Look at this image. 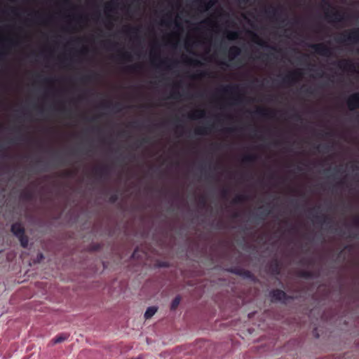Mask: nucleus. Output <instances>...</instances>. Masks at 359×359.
Listing matches in <instances>:
<instances>
[{"label":"nucleus","instance_id":"48","mask_svg":"<svg viewBox=\"0 0 359 359\" xmlns=\"http://www.w3.org/2000/svg\"><path fill=\"white\" fill-rule=\"evenodd\" d=\"M354 225L356 226H359V216H357L353 219Z\"/></svg>","mask_w":359,"mask_h":359},{"label":"nucleus","instance_id":"51","mask_svg":"<svg viewBox=\"0 0 359 359\" xmlns=\"http://www.w3.org/2000/svg\"><path fill=\"white\" fill-rule=\"evenodd\" d=\"M114 108H115L117 111H119L121 110V104L120 103H116L114 105Z\"/></svg>","mask_w":359,"mask_h":359},{"label":"nucleus","instance_id":"22","mask_svg":"<svg viewBox=\"0 0 359 359\" xmlns=\"http://www.w3.org/2000/svg\"><path fill=\"white\" fill-rule=\"evenodd\" d=\"M177 64V62L176 61H173V60H160V63L157 65V67H161L162 66H164L167 69H171V67L174 65H176Z\"/></svg>","mask_w":359,"mask_h":359},{"label":"nucleus","instance_id":"45","mask_svg":"<svg viewBox=\"0 0 359 359\" xmlns=\"http://www.w3.org/2000/svg\"><path fill=\"white\" fill-rule=\"evenodd\" d=\"M304 92L306 94H309V95H313L314 93L313 90H312L311 88H308L304 90Z\"/></svg>","mask_w":359,"mask_h":359},{"label":"nucleus","instance_id":"39","mask_svg":"<svg viewBox=\"0 0 359 359\" xmlns=\"http://www.w3.org/2000/svg\"><path fill=\"white\" fill-rule=\"evenodd\" d=\"M138 31H139V29L137 27H128L126 30L127 32L132 33V34H137L138 32Z\"/></svg>","mask_w":359,"mask_h":359},{"label":"nucleus","instance_id":"24","mask_svg":"<svg viewBox=\"0 0 359 359\" xmlns=\"http://www.w3.org/2000/svg\"><path fill=\"white\" fill-rule=\"evenodd\" d=\"M118 6V3L114 1L108 2L105 6L106 12H114Z\"/></svg>","mask_w":359,"mask_h":359},{"label":"nucleus","instance_id":"59","mask_svg":"<svg viewBox=\"0 0 359 359\" xmlns=\"http://www.w3.org/2000/svg\"><path fill=\"white\" fill-rule=\"evenodd\" d=\"M239 217V213L238 212H236L233 214V218H238Z\"/></svg>","mask_w":359,"mask_h":359},{"label":"nucleus","instance_id":"35","mask_svg":"<svg viewBox=\"0 0 359 359\" xmlns=\"http://www.w3.org/2000/svg\"><path fill=\"white\" fill-rule=\"evenodd\" d=\"M140 67H141V66L140 65H134L127 67L126 70L131 72H137V69H140Z\"/></svg>","mask_w":359,"mask_h":359},{"label":"nucleus","instance_id":"28","mask_svg":"<svg viewBox=\"0 0 359 359\" xmlns=\"http://www.w3.org/2000/svg\"><path fill=\"white\" fill-rule=\"evenodd\" d=\"M205 116V111L204 110H198L189 115V118L196 120L198 118H204Z\"/></svg>","mask_w":359,"mask_h":359},{"label":"nucleus","instance_id":"3","mask_svg":"<svg viewBox=\"0 0 359 359\" xmlns=\"http://www.w3.org/2000/svg\"><path fill=\"white\" fill-rule=\"evenodd\" d=\"M335 41L339 43L350 42L357 43L359 42V28L346 31L341 34L340 36L335 39Z\"/></svg>","mask_w":359,"mask_h":359},{"label":"nucleus","instance_id":"62","mask_svg":"<svg viewBox=\"0 0 359 359\" xmlns=\"http://www.w3.org/2000/svg\"><path fill=\"white\" fill-rule=\"evenodd\" d=\"M185 46H186L187 49H188V48L191 46L190 43H189V42H188V41H187V42H186V43H185Z\"/></svg>","mask_w":359,"mask_h":359},{"label":"nucleus","instance_id":"5","mask_svg":"<svg viewBox=\"0 0 359 359\" xmlns=\"http://www.w3.org/2000/svg\"><path fill=\"white\" fill-rule=\"evenodd\" d=\"M310 47L315 50V52L322 56L329 57L332 55V49L324 43H314L311 44Z\"/></svg>","mask_w":359,"mask_h":359},{"label":"nucleus","instance_id":"55","mask_svg":"<svg viewBox=\"0 0 359 359\" xmlns=\"http://www.w3.org/2000/svg\"><path fill=\"white\" fill-rule=\"evenodd\" d=\"M293 117L298 121L302 119L301 116L298 114H294Z\"/></svg>","mask_w":359,"mask_h":359},{"label":"nucleus","instance_id":"6","mask_svg":"<svg viewBox=\"0 0 359 359\" xmlns=\"http://www.w3.org/2000/svg\"><path fill=\"white\" fill-rule=\"evenodd\" d=\"M301 73L299 71L290 72L282 79V83L292 86L299 80Z\"/></svg>","mask_w":359,"mask_h":359},{"label":"nucleus","instance_id":"42","mask_svg":"<svg viewBox=\"0 0 359 359\" xmlns=\"http://www.w3.org/2000/svg\"><path fill=\"white\" fill-rule=\"evenodd\" d=\"M180 96H181V95H180V93L178 91H177L175 90L172 91L171 97L172 98L177 99V98L180 97Z\"/></svg>","mask_w":359,"mask_h":359},{"label":"nucleus","instance_id":"38","mask_svg":"<svg viewBox=\"0 0 359 359\" xmlns=\"http://www.w3.org/2000/svg\"><path fill=\"white\" fill-rule=\"evenodd\" d=\"M229 191L228 189L225 188L221 191V196L223 198H226L229 196Z\"/></svg>","mask_w":359,"mask_h":359},{"label":"nucleus","instance_id":"54","mask_svg":"<svg viewBox=\"0 0 359 359\" xmlns=\"http://www.w3.org/2000/svg\"><path fill=\"white\" fill-rule=\"evenodd\" d=\"M149 141V138H143L141 142H140V144H143V143H148Z\"/></svg>","mask_w":359,"mask_h":359},{"label":"nucleus","instance_id":"12","mask_svg":"<svg viewBox=\"0 0 359 359\" xmlns=\"http://www.w3.org/2000/svg\"><path fill=\"white\" fill-rule=\"evenodd\" d=\"M239 88L237 85H227L222 86L219 91L225 95H235L238 93Z\"/></svg>","mask_w":359,"mask_h":359},{"label":"nucleus","instance_id":"16","mask_svg":"<svg viewBox=\"0 0 359 359\" xmlns=\"http://www.w3.org/2000/svg\"><path fill=\"white\" fill-rule=\"evenodd\" d=\"M254 114L263 118H272L273 117L274 112L271 110L264 109V108H258L256 111H254Z\"/></svg>","mask_w":359,"mask_h":359},{"label":"nucleus","instance_id":"34","mask_svg":"<svg viewBox=\"0 0 359 359\" xmlns=\"http://www.w3.org/2000/svg\"><path fill=\"white\" fill-rule=\"evenodd\" d=\"M270 213L271 211L269 210L264 209L257 215V218L264 219Z\"/></svg>","mask_w":359,"mask_h":359},{"label":"nucleus","instance_id":"20","mask_svg":"<svg viewBox=\"0 0 359 359\" xmlns=\"http://www.w3.org/2000/svg\"><path fill=\"white\" fill-rule=\"evenodd\" d=\"M264 13L270 18H276V20L278 19V17H279L278 10L276 8L271 7L269 9H266L264 11Z\"/></svg>","mask_w":359,"mask_h":359},{"label":"nucleus","instance_id":"29","mask_svg":"<svg viewBox=\"0 0 359 359\" xmlns=\"http://www.w3.org/2000/svg\"><path fill=\"white\" fill-rule=\"evenodd\" d=\"M181 302V297L180 295L176 296L172 301L170 304V310L175 311L177 309Z\"/></svg>","mask_w":359,"mask_h":359},{"label":"nucleus","instance_id":"50","mask_svg":"<svg viewBox=\"0 0 359 359\" xmlns=\"http://www.w3.org/2000/svg\"><path fill=\"white\" fill-rule=\"evenodd\" d=\"M236 130V128H228L225 129V131L229 133H233Z\"/></svg>","mask_w":359,"mask_h":359},{"label":"nucleus","instance_id":"61","mask_svg":"<svg viewBox=\"0 0 359 359\" xmlns=\"http://www.w3.org/2000/svg\"><path fill=\"white\" fill-rule=\"evenodd\" d=\"M137 251H138V250H137V249H135V250H134V252H133V255H132V257H135V256H136V255H137Z\"/></svg>","mask_w":359,"mask_h":359},{"label":"nucleus","instance_id":"9","mask_svg":"<svg viewBox=\"0 0 359 359\" xmlns=\"http://www.w3.org/2000/svg\"><path fill=\"white\" fill-rule=\"evenodd\" d=\"M229 271L236 275L240 276L244 278L250 279V280H253L255 278L253 273L250 271L246 270V269H244L242 268H239V267L231 268V269H229Z\"/></svg>","mask_w":359,"mask_h":359},{"label":"nucleus","instance_id":"60","mask_svg":"<svg viewBox=\"0 0 359 359\" xmlns=\"http://www.w3.org/2000/svg\"><path fill=\"white\" fill-rule=\"evenodd\" d=\"M43 81L45 83H50V82L52 81V79H48V78H46V79H43Z\"/></svg>","mask_w":359,"mask_h":359},{"label":"nucleus","instance_id":"13","mask_svg":"<svg viewBox=\"0 0 359 359\" xmlns=\"http://www.w3.org/2000/svg\"><path fill=\"white\" fill-rule=\"evenodd\" d=\"M269 269L272 274L279 275L280 273V262L277 259H272L269 264Z\"/></svg>","mask_w":359,"mask_h":359},{"label":"nucleus","instance_id":"37","mask_svg":"<svg viewBox=\"0 0 359 359\" xmlns=\"http://www.w3.org/2000/svg\"><path fill=\"white\" fill-rule=\"evenodd\" d=\"M118 198V195L116 194H114L110 196L109 201L110 203H114L117 201Z\"/></svg>","mask_w":359,"mask_h":359},{"label":"nucleus","instance_id":"1","mask_svg":"<svg viewBox=\"0 0 359 359\" xmlns=\"http://www.w3.org/2000/svg\"><path fill=\"white\" fill-rule=\"evenodd\" d=\"M321 6L324 10H328L332 8V4L327 0H323ZM325 18L329 22L338 23L346 21L348 19V15H346L344 13L339 11H335L332 13L327 11L325 13Z\"/></svg>","mask_w":359,"mask_h":359},{"label":"nucleus","instance_id":"30","mask_svg":"<svg viewBox=\"0 0 359 359\" xmlns=\"http://www.w3.org/2000/svg\"><path fill=\"white\" fill-rule=\"evenodd\" d=\"M239 36V32L236 31H228L226 34L227 39L231 41L238 39Z\"/></svg>","mask_w":359,"mask_h":359},{"label":"nucleus","instance_id":"32","mask_svg":"<svg viewBox=\"0 0 359 359\" xmlns=\"http://www.w3.org/2000/svg\"><path fill=\"white\" fill-rule=\"evenodd\" d=\"M20 197L23 200L30 201L33 198V194L29 191H25L21 194Z\"/></svg>","mask_w":359,"mask_h":359},{"label":"nucleus","instance_id":"14","mask_svg":"<svg viewBox=\"0 0 359 359\" xmlns=\"http://www.w3.org/2000/svg\"><path fill=\"white\" fill-rule=\"evenodd\" d=\"M94 175L98 178H105L109 175V167L107 165L102 167H96L93 170Z\"/></svg>","mask_w":359,"mask_h":359},{"label":"nucleus","instance_id":"21","mask_svg":"<svg viewBox=\"0 0 359 359\" xmlns=\"http://www.w3.org/2000/svg\"><path fill=\"white\" fill-rule=\"evenodd\" d=\"M248 199V196L246 194H238L236 195L234 198L232 200L231 203L232 204H240L245 201H246Z\"/></svg>","mask_w":359,"mask_h":359},{"label":"nucleus","instance_id":"33","mask_svg":"<svg viewBox=\"0 0 359 359\" xmlns=\"http://www.w3.org/2000/svg\"><path fill=\"white\" fill-rule=\"evenodd\" d=\"M299 276L304 278H311L313 277V273L310 271L302 270L299 272Z\"/></svg>","mask_w":359,"mask_h":359},{"label":"nucleus","instance_id":"18","mask_svg":"<svg viewBox=\"0 0 359 359\" xmlns=\"http://www.w3.org/2000/svg\"><path fill=\"white\" fill-rule=\"evenodd\" d=\"M258 158L257 155L254 154H248L242 158V163L244 164H249L255 162Z\"/></svg>","mask_w":359,"mask_h":359},{"label":"nucleus","instance_id":"23","mask_svg":"<svg viewBox=\"0 0 359 359\" xmlns=\"http://www.w3.org/2000/svg\"><path fill=\"white\" fill-rule=\"evenodd\" d=\"M158 308L156 306H149L147 308L144 313L145 319L151 318L157 311Z\"/></svg>","mask_w":359,"mask_h":359},{"label":"nucleus","instance_id":"57","mask_svg":"<svg viewBox=\"0 0 359 359\" xmlns=\"http://www.w3.org/2000/svg\"><path fill=\"white\" fill-rule=\"evenodd\" d=\"M291 231H294V232H296L297 231V229L296 226H292L290 229Z\"/></svg>","mask_w":359,"mask_h":359},{"label":"nucleus","instance_id":"52","mask_svg":"<svg viewBox=\"0 0 359 359\" xmlns=\"http://www.w3.org/2000/svg\"><path fill=\"white\" fill-rule=\"evenodd\" d=\"M344 184H345V182L344 180H340L339 182H338L337 183V186L341 187L344 186Z\"/></svg>","mask_w":359,"mask_h":359},{"label":"nucleus","instance_id":"36","mask_svg":"<svg viewBox=\"0 0 359 359\" xmlns=\"http://www.w3.org/2000/svg\"><path fill=\"white\" fill-rule=\"evenodd\" d=\"M187 62L191 65H194V66H201L203 65L201 63V62L198 60H192V59L187 58Z\"/></svg>","mask_w":359,"mask_h":359},{"label":"nucleus","instance_id":"46","mask_svg":"<svg viewBox=\"0 0 359 359\" xmlns=\"http://www.w3.org/2000/svg\"><path fill=\"white\" fill-rule=\"evenodd\" d=\"M317 149H322V150H323V151H327L329 149V146L328 145H323V146L318 145Z\"/></svg>","mask_w":359,"mask_h":359},{"label":"nucleus","instance_id":"17","mask_svg":"<svg viewBox=\"0 0 359 359\" xmlns=\"http://www.w3.org/2000/svg\"><path fill=\"white\" fill-rule=\"evenodd\" d=\"M217 0H206V1H202L201 0H197V2L199 3V6L203 11L209 10L212 6H213Z\"/></svg>","mask_w":359,"mask_h":359},{"label":"nucleus","instance_id":"8","mask_svg":"<svg viewBox=\"0 0 359 359\" xmlns=\"http://www.w3.org/2000/svg\"><path fill=\"white\" fill-rule=\"evenodd\" d=\"M229 271L236 275L240 276L244 278L250 279V280H253L255 278L253 273L250 271L246 270V269H244L242 268H239V267L231 268V269H229Z\"/></svg>","mask_w":359,"mask_h":359},{"label":"nucleus","instance_id":"56","mask_svg":"<svg viewBox=\"0 0 359 359\" xmlns=\"http://www.w3.org/2000/svg\"><path fill=\"white\" fill-rule=\"evenodd\" d=\"M60 111L61 113H62V114H65V113H67V110L66 109V108H65V107H61V108L60 109Z\"/></svg>","mask_w":359,"mask_h":359},{"label":"nucleus","instance_id":"31","mask_svg":"<svg viewBox=\"0 0 359 359\" xmlns=\"http://www.w3.org/2000/svg\"><path fill=\"white\" fill-rule=\"evenodd\" d=\"M118 58L122 61H130L132 60V56L128 52H121L118 55Z\"/></svg>","mask_w":359,"mask_h":359},{"label":"nucleus","instance_id":"47","mask_svg":"<svg viewBox=\"0 0 359 359\" xmlns=\"http://www.w3.org/2000/svg\"><path fill=\"white\" fill-rule=\"evenodd\" d=\"M63 175L65 177H72L73 175V172L71 170H67V171L64 172Z\"/></svg>","mask_w":359,"mask_h":359},{"label":"nucleus","instance_id":"41","mask_svg":"<svg viewBox=\"0 0 359 359\" xmlns=\"http://www.w3.org/2000/svg\"><path fill=\"white\" fill-rule=\"evenodd\" d=\"M92 79H93V76L92 75H86V76H82L81 80L83 82H88V81H91Z\"/></svg>","mask_w":359,"mask_h":359},{"label":"nucleus","instance_id":"43","mask_svg":"<svg viewBox=\"0 0 359 359\" xmlns=\"http://www.w3.org/2000/svg\"><path fill=\"white\" fill-rule=\"evenodd\" d=\"M209 75V74L207 72H201L199 74H198L196 76H195V78H203L206 76Z\"/></svg>","mask_w":359,"mask_h":359},{"label":"nucleus","instance_id":"44","mask_svg":"<svg viewBox=\"0 0 359 359\" xmlns=\"http://www.w3.org/2000/svg\"><path fill=\"white\" fill-rule=\"evenodd\" d=\"M13 44H14L13 42L12 41L9 40L6 43H4L3 48H8Z\"/></svg>","mask_w":359,"mask_h":359},{"label":"nucleus","instance_id":"19","mask_svg":"<svg viewBox=\"0 0 359 359\" xmlns=\"http://www.w3.org/2000/svg\"><path fill=\"white\" fill-rule=\"evenodd\" d=\"M241 53V50L236 46H231L229 50V55L230 60H233L236 57L238 56Z\"/></svg>","mask_w":359,"mask_h":359},{"label":"nucleus","instance_id":"2","mask_svg":"<svg viewBox=\"0 0 359 359\" xmlns=\"http://www.w3.org/2000/svg\"><path fill=\"white\" fill-rule=\"evenodd\" d=\"M11 231L16 236L22 248H26L28 246L29 238L25 234V229L20 222H15L11 225Z\"/></svg>","mask_w":359,"mask_h":359},{"label":"nucleus","instance_id":"53","mask_svg":"<svg viewBox=\"0 0 359 359\" xmlns=\"http://www.w3.org/2000/svg\"><path fill=\"white\" fill-rule=\"evenodd\" d=\"M162 23H163V25H167V26H169V25L172 23V21H171V20H163V21H162Z\"/></svg>","mask_w":359,"mask_h":359},{"label":"nucleus","instance_id":"10","mask_svg":"<svg viewBox=\"0 0 359 359\" xmlns=\"http://www.w3.org/2000/svg\"><path fill=\"white\" fill-rule=\"evenodd\" d=\"M316 208L311 209L310 214L312 215L313 219H315V222L318 224H320V225H325V224H330L332 222V220L330 217H329L327 215H313V212L316 211Z\"/></svg>","mask_w":359,"mask_h":359},{"label":"nucleus","instance_id":"63","mask_svg":"<svg viewBox=\"0 0 359 359\" xmlns=\"http://www.w3.org/2000/svg\"><path fill=\"white\" fill-rule=\"evenodd\" d=\"M63 3H64V4H65V5H69V4H70L69 1H68V0H64Z\"/></svg>","mask_w":359,"mask_h":359},{"label":"nucleus","instance_id":"64","mask_svg":"<svg viewBox=\"0 0 359 359\" xmlns=\"http://www.w3.org/2000/svg\"><path fill=\"white\" fill-rule=\"evenodd\" d=\"M334 170L336 171V172H340V169L338 168H334Z\"/></svg>","mask_w":359,"mask_h":359},{"label":"nucleus","instance_id":"15","mask_svg":"<svg viewBox=\"0 0 359 359\" xmlns=\"http://www.w3.org/2000/svg\"><path fill=\"white\" fill-rule=\"evenodd\" d=\"M250 34L252 36V41L256 43L257 45L262 47H268L273 50H278V49L275 46H269L268 43L264 40L261 39L259 36L255 32H250Z\"/></svg>","mask_w":359,"mask_h":359},{"label":"nucleus","instance_id":"49","mask_svg":"<svg viewBox=\"0 0 359 359\" xmlns=\"http://www.w3.org/2000/svg\"><path fill=\"white\" fill-rule=\"evenodd\" d=\"M235 102L237 104V103H240L242 102V97L239 95H238L237 97H234L233 98Z\"/></svg>","mask_w":359,"mask_h":359},{"label":"nucleus","instance_id":"26","mask_svg":"<svg viewBox=\"0 0 359 359\" xmlns=\"http://www.w3.org/2000/svg\"><path fill=\"white\" fill-rule=\"evenodd\" d=\"M69 337V334H60L57 336H56L55 338L52 339V342L53 344L61 343L64 341H65Z\"/></svg>","mask_w":359,"mask_h":359},{"label":"nucleus","instance_id":"4","mask_svg":"<svg viewBox=\"0 0 359 359\" xmlns=\"http://www.w3.org/2000/svg\"><path fill=\"white\" fill-rule=\"evenodd\" d=\"M269 295L272 302H281L285 303L287 300L293 299L292 297L287 295L285 292L280 289L272 290L269 292Z\"/></svg>","mask_w":359,"mask_h":359},{"label":"nucleus","instance_id":"58","mask_svg":"<svg viewBox=\"0 0 359 359\" xmlns=\"http://www.w3.org/2000/svg\"><path fill=\"white\" fill-rule=\"evenodd\" d=\"M175 27L177 28H181V24L178 22L177 21L175 22Z\"/></svg>","mask_w":359,"mask_h":359},{"label":"nucleus","instance_id":"7","mask_svg":"<svg viewBox=\"0 0 359 359\" xmlns=\"http://www.w3.org/2000/svg\"><path fill=\"white\" fill-rule=\"evenodd\" d=\"M347 107L351 111L359 109V93L351 95L346 100Z\"/></svg>","mask_w":359,"mask_h":359},{"label":"nucleus","instance_id":"27","mask_svg":"<svg viewBox=\"0 0 359 359\" xmlns=\"http://www.w3.org/2000/svg\"><path fill=\"white\" fill-rule=\"evenodd\" d=\"M210 126H201L198 127L195 130V133L196 135H207L210 131Z\"/></svg>","mask_w":359,"mask_h":359},{"label":"nucleus","instance_id":"25","mask_svg":"<svg viewBox=\"0 0 359 359\" xmlns=\"http://www.w3.org/2000/svg\"><path fill=\"white\" fill-rule=\"evenodd\" d=\"M159 49V46L158 44H155L151 49V56L152 58V62L154 63V62L156 60H160L159 55L156 53Z\"/></svg>","mask_w":359,"mask_h":359},{"label":"nucleus","instance_id":"11","mask_svg":"<svg viewBox=\"0 0 359 359\" xmlns=\"http://www.w3.org/2000/svg\"><path fill=\"white\" fill-rule=\"evenodd\" d=\"M339 69L345 71L354 72L355 69V65L349 60H343L337 62Z\"/></svg>","mask_w":359,"mask_h":359},{"label":"nucleus","instance_id":"40","mask_svg":"<svg viewBox=\"0 0 359 359\" xmlns=\"http://www.w3.org/2000/svg\"><path fill=\"white\" fill-rule=\"evenodd\" d=\"M206 203H207V201H206L205 197L204 196H201L199 198V204L202 207H205L206 205Z\"/></svg>","mask_w":359,"mask_h":359}]
</instances>
